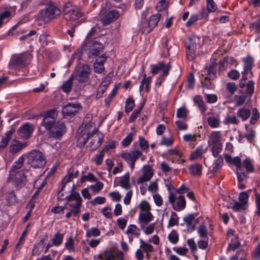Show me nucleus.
Returning <instances> with one entry per match:
<instances>
[{"label":"nucleus","mask_w":260,"mask_h":260,"mask_svg":"<svg viewBox=\"0 0 260 260\" xmlns=\"http://www.w3.org/2000/svg\"><path fill=\"white\" fill-rule=\"evenodd\" d=\"M63 237L64 234L57 232L54 234L53 238L51 239L52 245L56 247L59 246L62 243Z\"/></svg>","instance_id":"obj_39"},{"label":"nucleus","mask_w":260,"mask_h":260,"mask_svg":"<svg viewBox=\"0 0 260 260\" xmlns=\"http://www.w3.org/2000/svg\"><path fill=\"white\" fill-rule=\"evenodd\" d=\"M24 162V157L23 155L19 157L12 165L10 171V176H12L13 173L17 172L23 166Z\"/></svg>","instance_id":"obj_26"},{"label":"nucleus","mask_w":260,"mask_h":260,"mask_svg":"<svg viewBox=\"0 0 260 260\" xmlns=\"http://www.w3.org/2000/svg\"><path fill=\"white\" fill-rule=\"evenodd\" d=\"M243 166L247 172L251 173L254 171V168L249 158H246L243 160Z\"/></svg>","instance_id":"obj_50"},{"label":"nucleus","mask_w":260,"mask_h":260,"mask_svg":"<svg viewBox=\"0 0 260 260\" xmlns=\"http://www.w3.org/2000/svg\"><path fill=\"white\" fill-rule=\"evenodd\" d=\"M153 219V216L150 212H142L139 215V222L141 229H144L145 225L149 223Z\"/></svg>","instance_id":"obj_20"},{"label":"nucleus","mask_w":260,"mask_h":260,"mask_svg":"<svg viewBox=\"0 0 260 260\" xmlns=\"http://www.w3.org/2000/svg\"><path fill=\"white\" fill-rule=\"evenodd\" d=\"M151 72L153 75H156L160 70L162 71V74L160 75V78H163L169 75V71L171 68L170 63L165 64L163 61L158 62L156 64H151Z\"/></svg>","instance_id":"obj_12"},{"label":"nucleus","mask_w":260,"mask_h":260,"mask_svg":"<svg viewBox=\"0 0 260 260\" xmlns=\"http://www.w3.org/2000/svg\"><path fill=\"white\" fill-rule=\"evenodd\" d=\"M74 172V169L73 167H71L68 170L67 175L64 177L62 181V189H64L66 187V184L67 183L70 182L73 178H74L73 176Z\"/></svg>","instance_id":"obj_48"},{"label":"nucleus","mask_w":260,"mask_h":260,"mask_svg":"<svg viewBox=\"0 0 260 260\" xmlns=\"http://www.w3.org/2000/svg\"><path fill=\"white\" fill-rule=\"evenodd\" d=\"M66 132V126L62 122L57 121L49 131V137L55 139H60Z\"/></svg>","instance_id":"obj_10"},{"label":"nucleus","mask_w":260,"mask_h":260,"mask_svg":"<svg viewBox=\"0 0 260 260\" xmlns=\"http://www.w3.org/2000/svg\"><path fill=\"white\" fill-rule=\"evenodd\" d=\"M58 113L56 109H52L41 113V116L43 117L41 125L46 129L49 131L57 122L56 121Z\"/></svg>","instance_id":"obj_5"},{"label":"nucleus","mask_w":260,"mask_h":260,"mask_svg":"<svg viewBox=\"0 0 260 260\" xmlns=\"http://www.w3.org/2000/svg\"><path fill=\"white\" fill-rule=\"evenodd\" d=\"M101 235L100 230L95 227H93L86 230L85 233V236L87 238H90L91 237H96Z\"/></svg>","instance_id":"obj_47"},{"label":"nucleus","mask_w":260,"mask_h":260,"mask_svg":"<svg viewBox=\"0 0 260 260\" xmlns=\"http://www.w3.org/2000/svg\"><path fill=\"white\" fill-rule=\"evenodd\" d=\"M62 14L67 21H73L82 17L83 14L71 3H66L63 7Z\"/></svg>","instance_id":"obj_2"},{"label":"nucleus","mask_w":260,"mask_h":260,"mask_svg":"<svg viewBox=\"0 0 260 260\" xmlns=\"http://www.w3.org/2000/svg\"><path fill=\"white\" fill-rule=\"evenodd\" d=\"M96 260H115V256L111 250H105L93 257Z\"/></svg>","instance_id":"obj_25"},{"label":"nucleus","mask_w":260,"mask_h":260,"mask_svg":"<svg viewBox=\"0 0 260 260\" xmlns=\"http://www.w3.org/2000/svg\"><path fill=\"white\" fill-rule=\"evenodd\" d=\"M243 61L244 63V70L245 72H249V78L253 77V73L251 69L253 67V58L249 55H247L245 58H243Z\"/></svg>","instance_id":"obj_23"},{"label":"nucleus","mask_w":260,"mask_h":260,"mask_svg":"<svg viewBox=\"0 0 260 260\" xmlns=\"http://www.w3.org/2000/svg\"><path fill=\"white\" fill-rule=\"evenodd\" d=\"M217 64L214 61L209 67L206 68V71L207 73V78L209 79H213L216 78V74L217 72Z\"/></svg>","instance_id":"obj_28"},{"label":"nucleus","mask_w":260,"mask_h":260,"mask_svg":"<svg viewBox=\"0 0 260 260\" xmlns=\"http://www.w3.org/2000/svg\"><path fill=\"white\" fill-rule=\"evenodd\" d=\"M107 59V56L105 54L99 56L93 63V70L94 72L101 74L105 71L104 63Z\"/></svg>","instance_id":"obj_17"},{"label":"nucleus","mask_w":260,"mask_h":260,"mask_svg":"<svg viewBox=\"0 0 260 260\" xmlns=\"http://www.w3.org/2000/svg\"><path fill=\"white\" fill-rule=\"evenodd\" d=\"M241 246L240 242L238 238L236 236H233L231 237V241L229 244L228 249L235 250L238 249Z\"/></svg>","instance_id":"obj_41"},{"label":"nucleus","mask_w":260,"mask_h":260,"mask_svg":"<svg viewBox=\"0 0 260 260\" xmlns=\"http://www.w3.org/2000/svg\"><path fill=\"white\" fill-rule=\"evenodd\" d=\"M237 115L241 118L243 121L247 120L251 114V111L249 109L245 108H241L237 111Z\"/></svg>","instance_id":"obj_38"},{"label":"nucleus","mask_w":260,"mask_h":260,"mask_svg":"<svg viewBox=\"0 0 260 260\" xmlns=\"http://www.w3.org/2000/svg\"><path fill=\"white\" fill-rule=\"evenodd\" d=\"M140 249L136 250L135 253L136 258L137 260H143L144 258V253H149L153 252L154 249L150 244L146 242L143 239H140Z\"/></svg>","instance_id":"obj_13"},{"label":"nucleus","mask_w":260,"mask_h":260,"mask_svg":"<svg viewBox=\"0 0 260 260\" xmlns=\"http://www.w3.org/2000/svg\"><path fill=\"white\" fill-rule=\"evenodd\" d=\"M245 205H243L241 202L237 201L235 200H233L230 203L229 206L228 207V208H232L235 211H238L240 210L243 209L245 207Z\"/></svg>","instance_id":"obj_42"},{"label":"nucleus","mask_w":260,"mask_h":260,"mask_svg":"<svg viewBox=\"0 0 260 260\" xmlns=\"http://www.w3.org/2000/svg\"><path fill=\"white\" fill-rule=\"evenodd\" d=\"M74 189V186L72 189V192L68 196L66 197V199L68 202L76 201L75 203H82V199L80 196V194L77 192H73Z\"/></svg>","instance_id":"obj_36"},{"label":"nucleus","mask_w":260,"mask_h":260,"mask_svg":"<svg viewBox=\"0 0 260 260\" xmlns=\"http://www.w3.org/2000/svg\"><path fill=\"white\" fill-rule=\"evenodd\" d=\"M222 147L221 143L213 144L211 147V152L214 157L217 156L219 153H220L222 150Z\"/></svg>","instance_id":"obj_58"},{"label":"nucleus","mask_w":260,"mask_h":260,"mask_svg":"<svg viewBox=\"0 0 260 260\" xmlns=\"http://www.w3.org/2000/svg\"><path fill=\"white\" fill-rule=\"evenodd\" d=\"M193 102L198 107L201 112L203 113H205L207 110V107L200 95H197L193 98Z\"/></svg>","instance_id":"obj_35"},{"label":"nucleus","mask_w":260,"mask_h":260,"mask_svg":"<svg viewBox=\"0 0 260 260\" xmlns=\"http://www.w3.org/2000/svg\"><path fill=\"white\" fill-rule=\"evenodd\" d=\"M223 160L221 156H218L217 158L214 162V167L211 172L213 174H215L219 170H220L223 165Z\"/></svg>","instance_id":"obj_45"},{"label":"nucleus","mask_w":260,"mask_h":260,"mask_svg":"<svg viewBox=\"0 0 260 260\" xmlns=\"http://www.w3.org/2000/svg\"><path fill=\"white\" fill-rule=\"evenodd\" d=\"M178 224L179 217H178L177 214L175 212H172L171 213V217L169 219L167 227L169 228L176 225H178Z\"/></svg>","instance_id":"obj_51"},{"label":"nucleus","mask_w":260,"mask_h":260,"mask_svg":"<svg viewBox=\"0 0 260 260\" xmlns=\"http://www.w3.org/2000/svg\"><path fill=\"white\" fill-rule=\"evenodd\" d=\"M80 108H81V105L78 102L69 103L63 107L62 114L64 117H72L74 116Z\"/></svg>","instance_id":"obj_14"},{"label":"nucleus","mask_w":260,"mask_h":260,"mask_svg":"<svg viewBox=\"0 0 260 260\" xmlns=\"http://www.w3.org/2000/svg\"><path fill=\"white\" fill-rule=\"evenodd\" d=\"M221 134L220 131H214L212 132L210 136V141L213 144L221 143Z\"/></svg>","instance_id":"obj_43"},{"label":"nucleus","mask_w":260,"mask_h":260,"mask_svg":"<svg viewBox=\"0 0 260 260\" xmlns=\"http://www.w3.org/2000/svg\"><path fill=\"white\" fill-rule=\"evenodd\" d=\"M73 79L74 76L72 75L69 78L63 83L60 87V89L63 92L69 93L71 91L73 87Z\"/></svg>","instance_id":"obj_31"},{"label":"nucleus","mask_w":260,"mask_h":260,"mask_svg":"<svg viewBox=\"0 0 260 260\" xmlns=\"http://www.w3.org/2000/svg\"><path fill=\"white\" fill-rule=\"evenodd\" d=\"M26 56L24 53L15 55L12 59V63L17 67H23L25 64Z\"/></svg>","instance_id":"obj_24"},{"label":"nucleus","mask_w":260,"mask_h":260,"mask_svg":"<svg viewBox=\"0 0 260 260\" xmlns=\"http://www.w3.org/2000/svg\"><path fill=\"white\" fill-rule=\"evenodd\" d=\"M142 155V153L138 150H134L130 152H125L121 153L119 156L128 164L132 170L135 167L136 161Z\"/></svg>","instance_id":"obj_9"},{"label":"nucleus","mask_w":260,"mask_h":260,"mask_svg":"<svg viewBox=\"0 0 260 260\" xmlns=\"http://www.w3.org/2000/svg\"><path fill=\"white\" fill-rule=\"evenodd\" d=\"M237 90V86L234 82H228L226 84L225 90L227 93H225V98H231Z\"/></svg>","instance_id":"obj_33"},{"label":"nucleus","mask_w":260,"mask_h":260,"mask_svg":"<svg viewBox=\"0 0 260 260\" xmlns=\"http://www.w3.org/2000/svg\"><path fill=\"white\" fill-rule=\"evenodd\" d=\"M104 46L103 44L94 41L89 47L88 56L89 58L99 56L103 52Z\"/></svg>","instance_id":"obj_15"},{"label":"nucleus","mask_w":260,"mask_h":260,"mask_svg":"<svg viewBox=\"0 0 260 260\" xmlns=\"http://www.w3.org/2000/svg\"><path fill=\"white\" fill-rule=\"evenodd\" d=\"M98 179L94 174L91 173H88L87 175L83 176L80 180L81 182H84L87 180L89 182H98Z\"/></svg>","instance_id":"obj_60"},{"label":"nucleus","mask_w":260,"mask_h":260,"mask_svg":"<svg viewBox=\"0 0 260 260\" xmlns=\"http://www.w3.org/2000/svg\"><path fill=\"white\" fill-rule=\"evenodd\" d=\"M65 247L70 252H74L75 251L74 248V241L72 236H71L66 242Z\"/></svg>","instance_id":"obj_55"},{"label":"nucleus","mask_w":260,"mask_h":260,"mask_svg":"<svg viewBox=\"0 0 260 260\" xmlns=\"http://www.w3.org/2000/svg\"><path fill=\"white\" fill-rule=\"evenodd\" d=\"M169 202L172 205L173 209L177 211H180L186 207V200L184 196L179 195L178 197L174 192H170L169 196Z\"/></svg>","instance_id":"obj_7"},{"label":"nucleus","mask_w":260,"mask_h":260,"mask_svg":"<svg viewBox=\"0 0 260 260\" xmlns=\"http://www.w3.org/2000/svg\"><path fill=\"white\" fill-rule=\"evenodd\" d=\"M75 72L76 73L74 76V78L79 83H83L88 81L91 70L89 65L82 63L76 67Z\"/></svg>","instance_id":"obj_4"},{"label":"nucleus","mask_w":260,"mask_h":260,"mask_svg":"<svg viewBox=\"0 0 260 260\" xmlns=\"http://www.w3.org/2000/svg\"><path fill=\"white\" fill-rule=\"evenodd\" d=\"M198 214L196 213L189 214L187 216L183 218V221L188 227L192 226H194L193 222L195 220V218L197 216Z\"/></svg>","instance_id":"obj_44"},{"label":"nucleus","mask_w":260,"mask_h":260,"mask_svg":"<svg viewBox=\"0 0 260 260\" xmlns=\"http://www.w3.org/2000/svg\"><path fill=\"white\" fill-rule=\"evenodd\" d=\"M126 233L127 234L129 233L136 236H138L140 235V230L136 225L130 224L128 226Z\"/></svg>","instance_id":"obj_59"},{"label":"nucleus","mask_w":260,"mask_h":260,"mask_svg":"<svg viewBox=\"0 0 260 260\" xmlns=\"http://www.w3.org/2000/svg\"><path fill=\"white\" fill-rule=\"evenodd\" d=\"M207 10L210 13L214 12L217 9V6L213 0H206Z\"/></svg>","instance_id":"obj_61"},{"label":"nucleus","mask_w":260,"mask_h":260,"mask_svg":"<svg viewBox=\"0 0 260 260\" xmlns=\"http://www.w3.org/2000/svg\"><path fill=\"white\" fill-rule=\"evenodd\" d=\"M105 155V150H103L99 154H96L93 158V160L95 161L97 166H100L102 162L103 158Z\"/></svg>","instance_id":"obj_62"},{"label":"nucleus","mask_w":260,"mask_h":260,"mask_svg":"<svg viewBox=\"0 0 260 260\" xmlns=\"http://www.w3.org/2000/svg\"><path fill=\"white\" fill-rule=\"evenodd\" d=\"M208 125L212 128H217L220 126V120L219 115L209 117L207 119Z\"/></svg>","instance_id":"obj_37"},{"label":"nucleus","mask_w":260,"mask_h":260,"mask_svg":"<svg viewBox=\"0 0 260 260\" xmlns=\"http://www.w3.org/2000/svg\"><path fill=\"white\" fill-rule=\"evenodd\" d=\"M81 205L82 203H69L68 206L71 208V209L67 213L66 217L69 218L72 215L74 217L77 216L80 212Z\"/></svg>","instance_id":"obj_22"},{"label":"nucleus","mask_w":260,"mask_h":260,"mask_svg":"<svg viewBox=\"0 0 260 260\" xmlns=\"http://www.w3.org/2000/svg\"><path fill=\"white\" fill-rule=\"evenodd\" d=\"M206 151V149H204L203 146L198 147L196 149L191 153L190 159H195L201 156L202 154Z\"/></svg>","instance_id":"obj_49"},{"label":"nucleus","mask_w":260,"mask_h":260,"mask_svg":"<svg viewBox=\"0 0 260 260\" xmlns=\"http://www.w3.org/2000/svg\"><path fill=\"white\" fill-rule=\"evenodd\" d=\"M134 135V133H131L123 139L121 142L122 147H127L131 144L133 141Z\"/></svg>","instance_id":"obj_56"},{"label":"nucleus","mask_w":260,"mask_h":260,"mask_svg":"<svg viewBox=\"0 0 260 260\" xmlns=\"http://www.w3.org/2000/svg\"><path fill=\"white\" fill-rule=\"evenodd\" d=\"M249 198V195L246 191H243L239 193L238 200L240 202H241L243 205L246 206L248 204V200Z\"/></svg>","instance_id":"obj_63"},{"label":"nucleus","mask_w":260,"mask_h":260,"mask_svg":"<svg viewBox=\"0 0 260 260\" xmlns=\"http://www.w3.org/2000/svg\"><path fill=\"white\" fill-rule=\"evenodd\" d=\"M135 105L134 100L131 98H127L125 101V112L126 113H129L133 110Z\"/></svg>","instance_id":"obj_53"},{"label":"nucleus","mask_w":260,"mask_h":260,"mask_svg":"<svg viewBox=\"0 0 260 260\" xmlns=\"http://www.w3.org/2000/svg\"><path fill=\"white\" fill-rule=\"evenodd\" d=\"M168 239L172 244H176L179 240V236L177 232L173 230L168 235Z\"/></svg>","instance_id":"obj_57"},{"label":"nucleus","mask_w":260,"mask_h":260,"mask_svg":"<svg viewBox=\"0 0 260 260\" xmlns=\"http://www.w3.org/2000/svg\"><path fill=\"white\" fill-rule=\"evenodd\" d=\"M34 131V125L27 122L19 127L18 129L19 136L22 138L27 139L31 136Z\"/></svg>","instance_id":"obj_16"},{"label":"nucleus","mask_w":260,"mask_h":260,"mask_svg":"<svg viewBox=\"0 0 260 260\" xmlns=\"http://www.w3.org/2000/svg\"><path fill=\"white\" fill-rule=\"evenodd\" d=\"M163 46L166 49L168 56L177 54V47L174 44L171 38H165Z\"/></svg>","instance_id":"obj_19"},{"label":"nucleus","mask_w":260,"mask_h":260,"mask_svg":"<svg viewBox=\"0 0 260 260\" xmlns=\"http://www.w3.org/2000/svg\"><path fill=\"white\" fill-rule=\"evenodd\" d=\"M189 170L191 174L200 176L202 174V166L200 164H196L190 166Z\"/></svg>","instance_id":"obj_40"},{"label":"nucleus","mask_w":260,"mask_h":260,"mask_svg":"<svg viewBox=\"0 0 260 260\" xmlns=\"http://www.w3.org/2000/svg\"><path fill=\"white\" fill-rule=\"evenodd\" d=\"M120 185L125 189H128L131 187L129 183V176L128 174H125L122 178L119 181Z\"/></svg>","instance_id":"obj_46"},{"label":"nucleus","mask_w":260,"mask_h":260,"mask_svg":"<svg viewBox=\"0 0 260 260\" xmlns=\"http://www.w3.org/2000/svg\"><path fill=\"white\" fill-rule=\"evenodd\" d=\"M249 28L251 30H254L256 33H260V17L256 21L250 24Z\"/></svg>","instance_id":"obj_64"},{"label":"nucleus","mask_w":260,"mask_h":260,"mask_svg":"<svg viewBox=\"0 0 260 260\" xmlns=\"http://www.w3.org/2000/svg\"><path fill=\"white\" fill-rule=\"evenodd\" d=\"M197 41H199L196 37H190L185 42L186 48V55L188 60H193L197 56Z\"/></svg>","instance_id":"obj_8"},{"label":"nucleus","mask_w":260,"mask_h":260,"mask_svg":"<svg viewBox=\"0 0 260 260\" xmlns=\"http://www.w3.org/2000/svg\"><path fill=\"white\" fill-rule=\"evenodd\" d=\"M26 146L24 143L19 141H16L14 143L11 144L9 147V152L12 154H15L22 150Z\"/></svg>","instance_id":"obj_29"},{"label":"nucleus","mask_w":260,"mask_h":260,"mask_svg":"<svg viewBox=\"0 0 260 260\" xmlns=\"http://www.w3.org/2000/svg\"><path fill=\"white\" fill-rule=\"evenodd\" d=\"M14 132V130L11 129L5 133V136L2 137L0 142V149H4L7 146L9 142L12 139V135Z\"/></svg>","instance_id":"obj_30"},{"label":"nucleus","mask_w":260,"mask_h":260,"mask_svg":"<svg viewBox=\"0 0 260 260\" xmlns=\"http://www.w3.org/2000/svg\"><path fill=\"white\" fill-rule=\"evenodd\" d=\"M161 17V14L157 13L152 15L147 23L146 21L141 26L140 29L143 34H149L156 26Z\"/></svg>","instance_id":"obj_11"},{"label":"nucleus","mask_w":260,"mask_h":260,"mask_svg":"<svg viewBox=\"0 0 260 260\" xmlns=\"http://www.w3.org/2000/svg\"><path fill=\"white\" fill-rule=\"evenodd\" d=\"M39 14L44 20L48 21L59 16L60 14V11L55 6L49 4L44 9L40 10Z\"/></svg>","instance_id":"obj_6"},{"label":"nucleus","mask_w":260,"mask_h":260,"mask_svg":"<svg viewBox=\"0 0 260 260\" xmlns=\"http://www.w3.org/2000/svg\"><path fill=\"white\" fill-rule=\"evenodd\" d=\"M86 126V125L83 126V124H82L77 131L76 138L77 140V146L79 147L83 146L90 138L93 137L94 135L98 133V130L95 127L90 131V127L91 125H90L87 128H85Z\"/></svg>","instance_id":"obj_1"},{"label":"nucleus","mask_w":260,"mask_h":260,"mask_svg":"<svg viewBox=\"0 0 260 260\" xmlns=\"http://www.w3.org/2000/svg\"><path fill=\"white\" fill-rule=\"evenodd\" d=\"M151 77H147L146 74L143 75V78L139 86V91L141 93L144 89L147 92H149L151 88Z\"/></svg>","instance_id":"obj_21"},{"label":"nucleus","mask_w":260,"mask_h":260,"mask_svg":"<svg viewBox=\"0 0 260 260\" xmlns=\"http://www.w3.org/2000/svg\"><path fill=\"white\" fill-rule=\"evenodd\" d=\"M97 135L99 136L98 140L96 143H95V140H92L91 141H90L88 144V147L89 149V150L91 152H93L96 150L99 147H100L103 141L104 140V136L101 135V136H99V133H96Z\"/></svg>","instance_id":"obj_32"},{"label":"nucleus","mask_w":260,"mask_h":260,"mask_svg":"<svg viewBox=\"0 0 260 260\" xmlns=\"http://www.w3.org/2000/svg\"><path fill=\"white\" fill-rule=\"evenodd\" d=\"M239 123L240 120L235 115H231L230 113H227L223 121V123L225 125H237Z\"/></svg>","instance_id":"obj_34"},{"label":"nucleus","mask_w":260,"mask_h":260,"mask_svg":"<svg viewBox=\"0 0 260 260\" xmlns=\"http://www.w3.org/2000/svg\"><path fill=\"white\" fill-rule=\"evenodd\" d=\"M169 0H159L156 6V9L161 12L167 9L169 6Z\"/></svg>","instance_id":"obj_54"},{"label":"nucleus","mask_w":260,"mask_h":260,"mask_svg":"<svg viewBox=\"0 0 260 260\" xmlns=\"http://www.w3.org/2000/svg\"><path fill=\"white\" fill-rule=\"evenodd\" d=\"M153 175V173L152 172L151 169L148 167H147L144 170L143 175L138 179V184H141L150 180Z\"/></svg>","instance_id":"obj_27"},{"label":"nucleus","mask_w":260,"mask_h":260,"mask_svg":"<svg viewBox=\"0 0 260 260\" xmlns=\"http://www.w3.org/2000/svg\"><path fill=\"white\" fill-rule=\"evenodd\" d=\"M120 16V14L116 10H113L107 13L101 19L104 25H108L117 19Z\"/></svg>","instance_id":"obj_18"},{"label":"nucleus","mask_w":260,"mask_h":260,"mask_svg":"<svg viewBox=\"0 0 260 260\" xmlns=\"http://www.w3.org/2000/svg\"><path fill=\"white\" fill-rule=\"evenodd\" d=\"M28 162L34 168L43 167L46 163L45 156L38 150L31 151L28 156Z\"/></svg>","instance_id":"obj_3"},{"label":"nucleus","mask_w":260,"mask_h":260,"mask_svg":"<svg viewBox=\"0 0 260 260\" xmlns=\"http://www.w3.org/2000/svg\"><path fill=\"white\" fill-rule=\"evenodd\" d=\"M39 40L42 46H45L51 41V37L46 32H43L40 35Z\"/></svg>","instance_id":"obj_52"}]
</instances>
